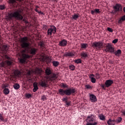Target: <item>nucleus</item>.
<instances>
[{
    "label": "nucleus",
    "mask_w": 125,
    "mask_h": 125,
    "mask_svg": "<svg viewBox=\"0 0 125 125\" xmlns=\"http://www.w3.org/2000/svg\"><path fill=\"white\" fill-rule=\"evenodd\" d=\"M18 1H23L24 0H17Z\"/></svg>",
    "instance_id": "obj_61"
},
{
    "label": "nucleus",
    "mask_w": 125,
    "mask_h": 125,
    "mask_svg": "<svg viewBox=\"0 0 125 125\" xmlns=\"http://www.w3.org/2000/svg\"><path fill=\"white\" fill-rule=\"evenodd\" d=\"M64 56H69V57H71L72 56H74V55H75L74 54V53L73 52H69V53H66L65 54H64Z\"/></svg>",
    "instance_id": "obj_28"
},
{
    "label": "nucleus",
    "mask_w": 125,
    "mask_h": 125,
    "mask_svg": "<svg viewBox=\"0 0 125 125\" xmlns=\"http://www.w3.org/2000/svg\"><path fill=\"white\" fill-rule=\"evenodd\" d=\"M39 45H40V47H41V48H44L45 45H44V43H43V42H40L39 43Z\"/></svg>",
    "instance_id": "obj_31"
},
{
    "label": "nucleus",
    "mask_w": 125,
    "mask_h": 125,
    "mask_svg": "<svg viewBox=\"0 0 125 125\" xmlns=\"http://www.w3.org/2000/svg\"><path fill=\"white\" fill-rule=\"evenodd\" d=\"M107 31H108V32H110V33H113V29L110 27L107 28Z\"/></svg>",
    "instance_id": "obj_45"
},
{
    "label": "nucleus",
    "mask_w": 125,
    "mask_h": 125,
    "mask_svg": "<svg viewBox=\"0 0 125 125\" xmlns=\"http://www.w3.org/2000/svg\"><path fill=\"white\" fill-rule=\"evenodd\" d=\"M53 27H55V26H54V25H50V27L51 28H53Z\"/></svg>",
    "instance_id": "obj_59"
},
{
    "label": "nucleus",
    "mask_w": 125,
    "mask_h": 125,
    "mask_svg": "<svg viewBox=\"0 0 125 125\" xmlns=\"http://www.w3.org/2000/svg\"><path fill=\"white\" fill-rule=\"evenodd\" d=\"M35 11H36V12H37V13H39V12H40V11H39V10H38V9H35Z\"/></svg>",
    "instance_id": "obj_56"
},
{
    "label": "nucleus",
    "mask_w": 125,
    "mask_h": 125,
    "mask_svg": "<svg viewBox=\"0 0 125 125\" xmlns=\"http://www.w3.org/2000/svg\"><path fill=\"white\" fill-rule=\"evenodd\" d=\"M74 62V63H76V64H81V63H82V60L80 59L75 60Z\"/></svg>",
    "instance_id": "obj_32"
},
{
    "label": "nucleus",
    "mask_w": 125,
    "mask_h": 125,
    "mask_svg": "<svg viewBox=\"0 0 125 125\" xmlns=\"http://www.w3.org/2000/svg\"><path fill=\"white\" fill-rule=\"evenodd\" d=\"M69 68L71 71H75V69H76V66L74 65V64H70L69 66Z\"/></svg>",
    "instance_id": "obj_30"
},
{
    "label": "nucleus",
    "mask_w": 125,
    "mask_h": 125,
    "mask_svg": "<svg viewBox=\"0 0 125 125\" xmlns=\"http://www.w3.org/2000/svg\"><path fill=\"white\" fill-rule=\"evenodd\" d=\"M65 104H66V107H69V106L71 104V102H65Z\"/></svg>",
    "instance_id": "obj_44"
},
{
    "label": "nucleus",
    "mask_w": 125,
    "mask_h": 125,
    "mask_svg": "<svg viewBox=\"0 0 125 125\" xmlns=\"http://www.w3.org/2000/svg\"><path fill=\"white\" fill-rule=\"evenodd\" d=\"M13 87L14 89H16V90L19 89V88H20V84H19V83H16L15 84H14Z\"/></svg>",
    "instance_id": "obj_26"
},
{
    "label": "nucleus",
    "mask_w": 125,
    "mask_h": 125,
    "mask_svg": "<svg viewBox=\"0 0 125 125\" xmlns=\"http://www.w3.org/2000/svg\"><path fill=\"white\" fill-rule=\"evenodd\" d=\"M56 27L53 26V28H50L48 29L47 34L48 36H51L53 34H56Z\"/></svg>",
    "instance_id": "obj_9"
},
{
    "label": "nucleus",
    "mask_w": 125,
    "mask_h": 125,
    "mask_svg": "<svg viewBox=\"0 0 125 125\" xmlns=\"http://www.w3.org/2000/svg\"><path fill=\"white\" fill-rule=\"evenodd\" d=\"M39 14H43V12H42V11H40L39 13Z\"/></svg>",
    "instance_id": "obj_57"
},
{
    "label": "nucleus",
    "mask_w": 125,
    "mask_h": 125,
    "mask_svg": "<svg viewBox=\"0 0 125 125\" xmlns=\"http://www.w3.org/2000/svg\"><path fill=\"white\" fill-rule=\"evenodd\" d=\"M33 87H38V83L37 82L34 83Z\"/></svg>",
    "instance_id": "obj_46"
},
{
    "label": "nucleus",
    "mask_w": 125,
    "mask_h": 125,
    "mask_svg": "<svg viewBox=\"0 0 125 125\" xmlns=\"http://www.w3.org/2000/svg\"><path fill=\"white\" fill-rule=\"evenodd\" d=\"M122 120H123V118H122V117H119L117 120V123L119 124V123H121Z\"/></svg>",
    "instance_id": "obj_40"
},
{
    "label": "nucleus",
    "mask_w": 125,
    "mask_h": 125,
    "mask_svg": "<svg viewBox=\"0 0 125 125\" xmlns=\"http://www.w3.org/2000/svg\"><path fill=\"white\" fill-rule=\"evenodd\" d=\"M12 65V62L11 61L7 60L5 62H2L0 63V67L1 68H6L7 66L8 67H11Z\"/></svg>",
    "instance_id": "obj_6"
},
{
    "label": "nucleus",
    "mask_w": 125,
    "mask_h": 125,
    "mask_svg": "<svg viewBox=\"0 0 125 125\" xmlns=\"http://www.w3.org/2000/svg\"><path fill=\"white\" fill-rule=\"evenodd\" d=\"M105 51L106 52H110V53H113L115 51V48L112 46V45L110 43H108L105 45Z\"/></svg>",
    "instance_id": "obj_7"
},
{
    "label": "nucleus",
    "mask_w": 125,
    "mask_h": 125,
    "mask_svg": "<svg viewBox=\"0 0 125 125\" xmlns=\"http://www.w3.org/2000/svg\"><path fill=\"white\" fill-rule=\"evenodd\" d=\"M79 14H74V15L72 16V19H73V20H78V19L79 18V17H80L79 16Z\"/></svg>",
    "instance_id": "obj_22"
},
{
    "label": "nucleus",
    "mask_w": 125,
    "mask_h": 125,
    "mask_svg": "<svg viewBox=\"0 0 125 125\" xmlns=\"http://www.w3.org/2000/svg\"><path fill=\"white\" fill-rule=\"evenodd\" d=\"M39 7H39L38 6H36V8L37 9V8H39Z\"/></svg>",
    "instance_id": "obj_62"
},
{
    "label": "nucleus",
    "mask_w": 125,
    "mask_h": 125,
    "mask_svg": "<svg viewBox=\"0 0 125 125\" xmlns=\"http://www.w3.org/2000/svg\"><path fill=\"white\" fill-rule=\"evenodd\" d=\"M81 56H82V59H85V58H86V57H88V55H87V52H82L81 53Z\"/></svg>",
    "instance_id": "obj_17"
},
{
    "label": "nucleus",
    "mask_w": 125,
    "mask_h": 125,
    "mask_svg": "<svg viewBox=\"0 0 125 125\" xmlns=\"http://www.w3.org/2000/svg\"><path fill=\"white\" fill-rule=\"evenodd\" d=\"M85 88H87V89H91V88H92V87L91 86H90V85H89V84L85 85Z\"/></svg>",
    "instance_id": "obj_37"
},
{
    "label": "nucleus",
    "mask_w": 125,
    "mask_h": 125,
    "mask_svg": "<svg viewBox=\"0 0 125 125\" xmlns=\"http://www.w3.org/2000/svg\"><path fill=\"white\" fill-rule=\"evenodd\" d=\"M113 54H115L116 56H120L122 54V50L121 49H118L117 51H114V52H112Z\"/></svg>",
    "instance_id": "obj_16"
},
{
    "label": "nucleus",
    "mask_w": 125,
    "mask_h": 125,
    "mask_svg": "<svg viewBox=\"0 0 125 125\" xmlns=\"http://www.w3.org/2000/svg\"><path fill=\"white\" fill-rule=\"evenodd\" d=\"M0 120L2 121V122H3L4 123V122H5V120H4V118H3V117L2 116V115H1V114L0 113Z\"/></svg>",
    "instance_id": "obj_38"
},
{
    "label": "nucleus",
    "mask_w": 125,
    "mask_h": 125,
    "mask_svg": "<svg viewBox=\"0 0 125 125\" xmlns=\"http://www.w3.org/2000/svg\"><path fill=\"white\" fill-rule=\"evenodd\" d=\"M21 46L22 48H23L21 50V58H19L20 63L23 64L26 62L27 59L31 58V56L28 54H26V52L27 53L31 54V55H36L38 52V49L34 47H32L31 43L28 41V37H24L21 38Z\"/></svg>",
    "instance_id": "obj_1"
},
{
    "label": "nucleus",
    "mask_w": 125,
    "mask_h": 125,
    "mask_svg": "<svg viewBox=\"0 0 125 125\" xmlns=\"http://www.w3.org/2000/svg\"><path fill=\"white\" fill-rule=\"evenodd\" d=\"M2 49L4 52H6L8 50V47L6 45H3L2 46Z\"/></svg>",
    "instance_id": "obj_24"
},
{
    "label": "nucleus",
    "mask_w": 125,
    "mask_h": 125,
    "mask_svg": "<svg viewBox=\"0 0 125 125\" xmlns=\"http://www.w3.org/2000/svg\"><path fill=\"white\" fill-rule=\"evenodd\" d=\"M42 100H43V101H44V100H46V97L45 96H43L42 97Z\"/></svg>",
    "instance_id": "obj_48"
},
{
    "label": "nucleus",
    "mask_w": 125,
    "mask_h": 125,
    "mask_svg": "<svg viewBox=\"0 0 125 125\" xmlns=\"http://www.w3.org/2000/svg\"><path fill=\"white\" fill-rule=\"evenodd\" d=\"M52 1H56V2H57V0H51Z\"/></svg>",
    "instance_id": "obj_60"
},
{
    "label": "nucleus",
    "mask_w": 125,
    "mask_h": 125,
    "mask_svg": "<svg viewBox=\"0 0 125 125\" xmlns=\"http://www.w3.org/2000/svg\"><path fill=\"white\" fill-rule=\"evenodd\" d=\"M26 97H27V98H31V97H32V95H31L30 94H27Z\"/></svg>",
    "instance_id": "obj_47"
},
{
    "label": "nucleus",
    "mask_w": 125,
    "mask_h": 125,
    "mask_svg": "<svg viewBox=\"0 0 125 125\" xmlns=\"http://www.w3.org/2000/svg\"><path fill=\"white\" fill-rule=\"evenodd\" d=\"M89 98L91 102H92L93 103H94L97 101L96 96L94 94H89Z\"/></svg>",
    "instance_id": "obj_11"
},
{
    "label": "nucleus",
    "mask_w": 125,
    "mask_h": 125,
    "mask_svg": "<svg viewBox=\"0 0 125 125\" xmlns=\"http://www.w3.org/2000/svg\"><path fill=\"white\" fill-rule=\"evenodd\" d=\"M89 77H90L91 78H92V77H95V75L94 74H91L90 75Z\"/></svg>",
    "instance_id": "obj_58"
},
{
    "label": "nucleus",
    "mask_w": 125,
    "mask_h": 125,
    "mask_svg": "<svg viewBox=\"0 0 125 125\" xmlns=\"http://www.w3.org/2000/svg\"><path fill=\"white\" fill-rule=\"evenodd\" d=\"M107 124L108 125H116V120L115 119L112 120L111 119H109L107 121Z\"/></svg>",
    "instance_id": "obj_14"
},
{
    "label": "nucleus",
    "mask_w": 125,
    "mask_h": 125,
    "mask_svg": "<svg viewBox=\"0 0 125 125\" xmlns=\"http://www.w3.org/2000/svg\"><path fill=\"white\" fill-rule=\"evenodd\" d=\"M100 74H99V73H96L95 74V78L97 79H100Z\"/></svg>",
    "instance_id": "obj_41"
},
{
    "label": "nucleus",
    "mask_w": 125,
    "mask_h": 125,
    "mask_svg": "<svg viewBox=\"0 0 125 125\" xmlns=\"http://www.w3.org/2000/svg\"><path fill=\"white\" fill-rule=\"evenodd\" d=\"M5 58H6V59H8V60H10L11 58L9 56H7V55H5Z\"/></svg>",
    "instance_id": "obj_50"
},
{
    "label": "nucleus",
    "mask_w": 125,
    "mask_h": 125,
    "mask_svg": "<svg viewBox=\"0 0 125 125\" xmlns=\"http://www.w3.org/2000/svg\"><path fill=\"white\" fill-rule=\"evenodd\" d=\"M113 83H114V81L112 80H107L105 81V87H110V86H111Z\"/></svg>",
    "instance_id": "obj_10"
},
{
    "label": "nucleus",
    "mask_w": 125,
    "mask_h": 125,
    "mask_svg": "<svg viewBox=\"0 0 125 125\" xmlns=\"http://www.w3.org/2000/svg\"><path fill=\"white\" fill-rule=\"evenodd\" d=\"M5 58H6V59H8V60H10L11 58L9 56H7V55H5Z\"/></svg>",
    "instance_id": "obj_51"
},
{
    "label": "nucleus",
    "mask_w": 125,
    "mask_h": 125,
    "mask_svg": "<svg viewBox=\"0 0 125 125\" xmlns=\"http://www.w3.org/2000/svg\"><path fill=\"white\" fill-rule=\"evenodd\" d=\"M52 59L51 58H49V57H48L47 59V63L48 64V63H50L52 61Z\"/></svg>",
    "instance_id": "obj_43"
},
{
    "label": "nucleus",
    "mask_w": 125,
    "mask_h": 125,
    "mask_svg": "<svg viewBox=\"0 0 125 125\" xmlns=\"http://www.w3.org/2000/svg\"><path fill=\"white\" fill-rule=\"evenodd\" d=\"M92 46L94 48H96L97 50H100V49H101V47L103 46V42L101 41L94 42H93Z\"/></svg>",
    "instance_id": "obj_5"
},
{
    "label": "nucleus",
    "mask_w": 125,
    "mask_h": 125,
    "mask_svg": "<svg viewBox=\"0 0 125 125\" xmlns=\"http://www.w3.org/2000/svg\"><path fill=\"white\" fill-rule=\"evenodd\" d=\"M27 75L28 76H31V71H28L27 72Z\"/></svg>",
    "instance_id": "obj_52"
},
{
    "label": "nucleus",
    "mask_w": 125,
    "mask_h": 125,
    "mask_svg": "<svg viewBox=\"0 0 125 125\" xmlns=\"http://www.w3.org/2000/svg\"><path fill=\"white\" fill-rule=\"evenodd\" d=\"M118 39H114L113 41H112V43H117V42H118Z\"/></svg>",
    "instance_id": "obj_49"
},
{
    "label": "nucleus",
    "mask_w": 125,
    "mask_h": 125,
    "mask_svg": "<svg viewBox=\"0 0 125 125\" xmlns=\"http://www.w3.org/2000/svg\"><path fill=\"white\" fill-rule=\"evenodd\" d=\"M59 45L60 46H66L67 45V41L63 39L59 42Z\"/></svg>",
    "instance_id": "obj_12"
},
{
    "label": "nucleus",
    "mask_w": 125,
    "mask_h": 125,
    "mask_svg": "<svg viewBox=\"0 0 125 125\" xmlns=\"http://www.w3.org/2000/svg\"><path fill=\"white\" fill-rule=\"evenodd\" d=\"M89 79H91V82L93 83H96V79L95 78H94V77H89Z\"/></svg>",
    "instance_id": "obj_33"
},
{
    "label": "nucleus",
    "mask_w": 125,
    "mask_h": 125,
    "mask_svg": "<svg viewBox=\"0 0 125 125\" xmlns=\"http://www.w3.org/2000/svg\"><path fill=\"white\" fill-rule=\"evenodd\" d=\"M124 21H125V15L122 16L118 21L119 24H122Z\"/></svg>",
    "instance_id": "obj_21"
},
{
    "label": "nucleus",
    "mask_w": 125,
    "mask_h": 125,
    "mask_svg": "<svg viewBox=\"0 0 125 125\" xmlns=\"http://www.w3.org/2000/svg\"><path fill=\"white\" fill-rule=\"evenodd\" d=\"M22 11L20 10H17L14 12L9 14V17L10 19H12V18H15L17 20H22V21L25 23L28 24L29 22L28 21L26 20V18H23V16H22Z\"/></svg>",
    "instance_id": "obj_2"
},
{
    "label": "nucleus",
    "mask_w": 125,
    "mask_h": 125,
    "mask_svg": "<svg viewBox=\"0 0 125 125\" xmlns=\"http://www.w3.org/2000/svg\"><path fill=\"white\" fill-rule=\"evenodd\" d=\"M16 2V0H9V3L10 4H14Z\"/></svg>",
    "instance_id": "obj_36"
},
{
    "label": "nucleus",
    "mask_w": 125,
    "mask_h": 125,
    "mask_svg": "<svg viewBox=\"0 0 125 125\" xmlns=\"http://www.w3.org/2000/svg\"><path fill=\"white\" fill-rule=\"evenodd\" d=\"M14 74H15V76H16V77H20V76H21V74H22V73H21L20 70H16L14 71Z\"/></svg>",
    "instance_id": "obj_20"
},
{
    "label": "nucleus",
    "mask_w": 125,
    "mask_h": 125,
    "mask_svg": "<svg viewBox=\"0 0 125 125\" xmlns=\"http://www.w3.org/2000/svg\"><path fill=\"white\" fill-rule=\"evenodd\" d=\"M39 85L42 87H47V83L45 82V81L41 80L39 82Z\"/></svg>",
    "instance_id": "obj_13"
},
{
    "label": "nucleus",
    "mask_w": 125,
    "mask_h": 125,
    "mask_svg": "<svg viewBox=\"0 0 125 125\" xmlns=\"http://www.w3.org/2000/svg\"><path fill=\"white\" fill-rule=\"evenodd\" d=\"M62 102H64V103H66V102H68V97H65L64 98H62Z\"/></svg>",
    "instance_id": "obj_34"
},
{
    "label": "nucleus",
    "mask_w": 125,
    "mask_h": 125,
    "mask_svg": "<svg viewBox=\"0 0 125 125\" xmlns=\"http://www.w3.org/2000/svg\"><path fill=\"white\" fill-rule=\"evenodd\" d=\"M59 94L62 96H64V95H66L67 96H70L71 94H74L76 93V89L73 87L69 88L66 89H63L60 88L59 90Z\"/></svg>",
    "instance_id": "obj_3"
},
{
    "label": "nucleus",
    "mask_w": 125,
    "mask_h": 125,
    "mask_svg": "<svg viewBox=\"0 0 125 125\" xmlns=\"http://www.w3.org/2000/svg\"><path fill=\"white\" fill-rule=\"evenodd\" d=\"M45 73L46 75H47V76H49L51 75L52 72H51V70L50 69V68L49 67L46 68L45 70Z\"/></svg>",
    "instance_id": "obj_19"
},
{
    "label": "nucleus",
    "mask_w": 125,
    "mask_h": 125,
    "mask_svg": "<svg viewBox=\"0 0 125 125\" xmlns=\"http://www.w3.org/2000/svg\"><path fill=\"white\" fill-rule=\"evenodd\" d=\"M113 8L115 10L113 13H117V12H120V11H123V6L120 3H117L116 5L113 7Z\"/></svg>",
    "instance_id": "obj_8"
},
{
    "label": "nucleus",
    "mask_w": 125,
    "mask_h": 125,
    "mask_svg": "<svg viewBox=\"0 0 125 125\" xmlns=\"http://www.w3.org/2000/svg\"><path fill=\"white\" fill-rule=\"evenodd\" d=\"M101 87H102L103 89L105 90V85L102 84V85H101Z\"/></svg>",
    "instance_id": "obj_53"
},
{
    "label": "nucleus",
    "mask_w": 125,
    "mask_h": 125,
    "mask_svg": "<svg viewBox=\"0 0 125 125\" xmlns=\"http://www.w3.org/2000/svg\"><path fill=\"white\" fill-rule=\"evenodd\" d=\"M85 121L87 122L86 125H97L98 124L95 119V116L93 114L88 116Z\"/></svg>",
    "instance_id": "obj_4"
},
{
    "label": "nucleus",
    "mask_w": 125,
    "mask_h": 125,
    "mask_svg": "<svg viewBox=\"0 0 125 125\" xmlns=\"http://www.w3.org/2000/svg\"><path fill=\"white\" fill-rule=\"evenodd\" d=\"M56 79H57V77H56V74H55V73H53L52 75L49 77V81H51V82H53V81H55Z\"/></svg>",
    "instance_id": "obj_15"
},
{
    "label": "nucleus",
    "mask_w": 125,
    "mask_h": 125,
    "mask_svg": "<svg viewBox=\"0 0 125 125\" xmlns=\"http://www.w3.org/2000/svg\"><path fill=\"white\" fill-rule=\"evenodd\" d=\"M52 64L54 67H58V65H59V62L54 61L52 62Z\"/></svg>",
    "instance_id": "obj_29"
},
{
    "label": "nucleus",
    "mask_w": 125,
    "mask_h": 125,
    "mask_svg": "<svg viewBox=\"0 0 125 125\" xmlns=\"http://www.w3.org/2000/svg\"><path fill=\"white\" fill-rule=\"evenodd\" d=\"M9 89L7 88H5L3 90V93L4 94H5V95H7L8 94H9Z\"/></svg>",
    "instance_id": "obj_25"
},
{
    "label": "nucleus",
    "mask_w": 125,
    "mask_h": 125,
    "mask_svg": "<svg viewBox=\"0 0 125 125\" xmlns=\"http://www.w3.org/2000/svg\"><path fill=\"white\" fill-rule=\"evenodd\" d=\"M121 113L123 114V116H125V109L123 110V111H122Z\"/></svg>",
    "instance_id": "obj_55"
},
{
    "label": "nucleus",
    "mask_w": 125,
    "mask_h": 125,
    "mask_svg": "<svg viewBox=\"0 0 125 125\" xmlns=\"http://www.w3.org/2000/svg\"><path fill=\"white\" fill-rule=\"evenodd\" d=\"M91 13L92 15H94V13L100 14L101 11H100L99 9H95L94 10L91 11Z\"/></svg>",
    "instance_id": "obj_18"
},
{
    "label": "nucleus",
    "mask_w": 125,
    "mask_h": 125,
    "mask_svg": "<svg viewBox=\"0 0 125 125\" xmlns=\"http://www.w3.org/2000/svg\"><path fill=\"white\" fill-rule=\"evenodd\" d=\"M39 89V87H34V88L33 89V92H36Z\"/></svg>",
    "instance_id": "obj_42"
},
{
    "label": "nucleus",
    "mask_w": 125,
    "mask_h": 125,
    "mask_svg": "<svg viewBox=\"0 0 125 125\" xmlns=\"http://www.w3.org/2000/svg\"><path fill=\"white\" fill-rule=\"evenodd\" d=\"M62 87H63V88H68V85L67 84H65L64 83H62L61 84Z\"/></svg>",
    "instance_id": "obj_35"
},
{
    "label": "nucleus",
    "mask_w": 125,
    "mask_h": 125,
    "mask_svg": "<svg viewBox=\"0 0 125 125\" xmlns=\"http://www.w3.org/2000/svg\"><path fill=\"white\" fill-rule=\"evenodd\" d=\"M5 9L4 5H0V10H3Z\"/></svg>",
    "instance_id": "obj_39"
},
{
    "label": "nucleus",
    "mask_w": 125,
    "mask_h": 125,
    "mask_svg": "<svg viewBox=\"0 0 125 125\" xmlns=\"http://www.w3.org/2000/svg\"><path fill=\"white\" fill-rule=\"evenodd\" d=\"M98 117L101 121H105V116L103 114L99 115Z\"/></svg>",
    "instance_id": "obj_27"
},
{
    "label": "nucleus",
    "mask_w": 125,
    "mask_h": 125,
    "mask_svg": "<svg viewBox=\"0 0 125 125\" xmlns=\"http://www.w3.org/2000/svg\"><path fill=\"white\" fill-rule=\"evenodd\" d=\"M43 29H44V30H47V25H44Z\"/></svg>",
    "instance_id": "obj_54"
},
{
    "label": "nucleus",
    "mask_w": 125,
    "mask_h": 125,
    "mask_svg": "<svg viewBox=\"0 0 125 125\" xmlns=\"http://www.w3.org/2000/svg\"><path fill=\"white\" fill-rule=\"evenodd\" d=\"M81 48H82V49H85V48H86V47H88V45L87 44V43H81Z\"/></svg>",
    "instance_id": "obj_23"
}]
</instances>
